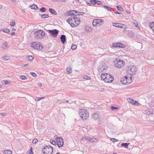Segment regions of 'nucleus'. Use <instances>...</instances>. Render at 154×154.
<instances>
[{"label": "nucleus", "instance_id": "obj_4", "mask_svg": "<svg viewBox=\"0 0 154 154\" xmlns=\"http://www.w3.org/2000/svg\"><path fill=\"white\" fill-rule=\"evenodd\" d=\"M80 116L83 120H86L89 117V114L88 111L84 109H81L79 112Z\"/></svg>", "mask_w": 154, "mask_h": 154}, {"label": "nucleus", "instance_id": "obj_8", "mask_svg": "<svg viewBox=\"0 0 154 154\" xmlns=\"http://www.w3.org/2000/svg\"><path fill=\"white\" fill-rule=\"evenodd\" d=\"M104 23L103 20L100 19H96L93 20L92 25L94 26H100Z\"/></svg>", "mask_w": 154, "mask_h": 154}, {"label": "nucleus", "instance_id": "obj_37", "mask_svg": "<svg viewBox=\"0 0 154 154\" xmlns=\"http://www.w3.org/2000/svg\"><path fill=\"white\" fill-rule=\"evenodd\" d=\"M105 68L106 67H104L103 66H102L99 70L102 72H104V70H105Z\"/></svg>", "mask_w": 154, "mask_h": 154}, {"label": "nucleus", "instance_id": "obj_13", "mask_svg": "<svg viewBox=\"0 0 154 154\" xmlns=\"http://www.w3.org/2000/svg\"><path fill=\"white\" fill-rule=\"evenodd\" d=\"M82 139L83 140L84 139H85L86 140H87L92 143H96L97 142V139H96L90 137H86V136L83 137H82ZM81 140H82V139H81Z\"/></svg>", "mask_w": 154, "mask_h": 154}, {"label": "nucleus", "instance_id": "obj_23", "mask_svg": "<svg viewBox=\"0 0 154 154\" xmlns=\"http://www.w3.org/2000/svg\"><path fill=\"white\" fill-rule=\"evenodd\" d=\"M66 71L67 72H68L69 74L71 73L72 72V69L69 67L67 68L66 69Z\"/></svg>", "mask_w": 154, "mask_h": 154}, {"label": "nucleus", "instance_id": "obj_20", "mask_svg": "<svg viewBox=\"0 0 154 154\" xmlns=\"http://www.w3.org/2000/svg\"><path fill=\"white\" fill-rule=\"evenodd\" d=\"M49 11L51 13L54 15H56L57 14V13L56 12L55 10L53 9L49 8Z\"/></svg>", "mask_w": 154, "mask_h": 154}, {"label": "nucleus", "instance_id": "obj_1", "mask_svg": "<svg viewBox=\"0 0 154 154\" xmlns=\"http://www.w3.org/2000/svg\"><path fill=\"white\" fill-rule=\"evenodd\" d=\"M67 22L72 27H76L80 24L81 20L79 18L76 16H72L67 20Z\"/></svg>", "mask_w": 154, "mask_h": 154}, {"label": "nucleus", "instance_id": "obj_10", "mask_svg": "<svg viewBox=\"0 0 154 154\" xmlns=\"http://www.w3.org/2000/svg\"><path fill=\"white\" fill-rule=\"evenodd\" d=\"M128 77H124L123 78H122L121 79V82L123 84L125 85H128L131 82L132 78L131 76L129 77V79H130V80H128Z\"/></svg>", "mask_w": 154, "mask_h": 154}, {"label": "nucleus", "instance_id": "obj_51", "mask_svg": "<svg viewBox=\"0 0 154 154\" xmlns=\"http://www.w3.org/2000/svg\"><path fill=\"white\" fill-rule=\"evenodd\" d=\"M10 83V82L8 81H5V85L8 84Z\"/></svg>", "mask_w": 154, "mask_h": 154}, {"label": "nucleus", "instance_id": "obj_59", "mask_svg": "<svg viewBox=\"0 0 154 154\" xmlns=\"http://www.w3.org/2000/svg\"><path fill=\"white\" fill-rule=\"evenodd\" d=\"M25 66H28V64H26L24 65Z\"/></svg>", "mask_w": 154, "mask_h": 154}, {"label": "nucleus", "instance_id": "obj_29", "mask_svg": "<svg viewBox=\"0 0 154 154\" xmlns=\"http://www.w3.org/2000/svg\"><path fill=\"white\" fill-rule=\"evenodd\" d=\"M51 143L54 145H55L57 144V141H56L55 140H51L50 141Z\"/></svg>", "mask_w": 154, "mask_h": 154}, {"label": "nucleus", "instance_id": "obj_44", "mask_svg": "<svg viewBox=\"0 0 154 154\" xmlns=\"http://www.w3.org/2000/svg\"><path fill=\"white\" fill-rule=\"evenodd\" d=\"M150 26L151 28L152 29V28L154 27V22H152V23H151L150 25Z\"/></svg>", "mask_w": 154, "mask_h": 154}, {"label": "nucleus", "instance_id": "obj_38", "mask_svg": "<svg viewBox=\"0 0 154 154\" xmlns=\"http://www.w3.org/2000/svg\"><path fill=\"white\" fill-rule=\"evenodd\" d=\"M28 154H33L32 152V147H31L30 150L28 152Z\"/></svg>", "mask_w": 154, "mask_h": 154}, {"label": "nucleus", "instance_id": "obj_28", "mask_svg": "<svg viewBox=\"0 0 154 154\" xmlns=\"http://www.w3.org/2000/svg\"><path fill=\"white\" fill-rule=\"evenodd\" d=\"M129 144V143H123L122 144L121 146H124L125 148H127L128 147Z\"/></svg>", "mask_w": 154, "mask_h": 154}, {"label": "nucleus", "instance_id": "obj_61", "mask_svg": "<svg viewBox=\"0 0 154 154\" xmlns=\"http://www.w3.org/2000/svg\"><path fill=\"white\" fill-rule=\"evenodd\" d=\"M87 4L89 6H91V4L90 3H87Z\"/></svg>", "mask_w": 154, "mask_h": 154}, {"label": "nucleus", "instance_id": "obj_52", "mask_svg": "<svg viewBox=\"0 0 154 154\" xmlns=\"http://www.w3.org/2000/svg\"><path fill=\"white\" fill-rule=\"evenodd\" d=\"M102 121L100 120H98V123L99 124V125H100L102 124Z\"/></svg>", "mask_w": 154, "mask_h": 154}, {"label": "nucleus", "instance_id": "obj_12", "mask_svg": "<svg viewBox=\"0 0 154 154\" xmlns=\"http://www.w3.org/2000/svg\"><path fill=\"white\" fill-rule=\"evenodd\" d=\"M57 144L59 147L63 146V139L61 137H57L56 138Z\"/></svg>", "mask_w": 154, "mask_h": 154}, {"label": "nucleus", "instance_id": "obj_46", "mask_svg": "<svg viewBox=\"0 0 154 154\" xmlns=\"http://www.w3.org/2000/svg\"><path fill=\"white\" fill-rule=\"evenodd\" d=\"M111 109L112 110H114V109H118V108L117 107H115L113 106H112L111 107Z\"/></svg>", "mask_w": 154, "mask_h": 154}, {"label": "nucleus", "instance_id": "obj_9", "mask_svg": "<svg viewBox=\"0 0 154 154\" xmlns=\"http://www.w3.org/2000/svg\"><path fill=\"white\" fill-rule=\"evenodd\" d=\"M32 47L35 49L38 50H41L42 49L43 46L40 44L39 42H33L32 43Z\"/></svg>", "mask_w": 154, "mask_h": 154}, {"label": "nucleus", "instance_id": "obj_25", "mask_svg": "<svg viewBox=\"0 0 154 154\" xmlns=\"http://www.w3.org/2000/svg\"><path fill=\"white\" fill-rule=\"evenodd\" d=\"M41 17L43 18H47L49 17V16L48 14H43L41 15Z\"/></svg>", "mask_w": 154, "mask_h": 154}, {"label": "nucleus", "instance_id": "obj_11", "mask_svg": "<svg viewBox=\"0 0 154 154\" xmlns=\"http://www.w3.org/2000/svg\"><path fill=\"white\" fill-rule=\"evenodd\" d=\"M48 32L54 37H56L58 33V31L55 29L53 30H48Z\"/></svg>", "mask_w": 154, "mask_h": 154}, {"label": "nucleus", "instance_id": "obj_7", "mask_svg": "<svg viewBox=\"0 0 154 154\" xmlns=\"http://www.w3.org/2000/svg\"><path fill=\"white\" fill-rule=\"evenodd\" d=\"M35 38L37 39L42 38L45 35V32L42 30H39L35 31L34 33Z\"/></svg>", "mask_w": 154, "mask_h": 154}, {"label": "nucleus", "instance_id": "obj_2", "mask_svg": "<svg viewBox=\"0 0 154 154\" xmlns=\"http://www.w3.org/2000/svg\"><path fill=\"white\" fill-rule=\"evenodd\" d=\"M101 79L107 83L112 82L114 80L113 77L110 75L107 74H102L101 75Z\"/></svg>", "mask_w": 154, "mask_h": 154}, {"label": "nucleus", "instance_id": "obj_56", "mask_svg": "<svg viewBox=\"0 0 154 154\" xmlns=\"http://www.w3.org/2000/svg\"><path fill=\"white\" fill-rule=\"evenodd\" d=\"M115 13L116 14H120L121 13H119L118 11H116L115 12Z\"/></svg>", "mask_w": 154, "mask_h": 154}, {"label": "nucleus", "instance_id": "obj_58", "mask_svg": "<svg viewBox=\"0 0 154 154\" xmlns=\"http://www.w3.org/2000/svg\"><path fill=\"white\" fill-rule=\"evenodd\" d=\"M53 1H54V2H58L60 1V0H52Z\"/></svg>", "mask_w": 154, "mask_h": 154}, {"label": "nucleus", "instance_id": "obj_45", "mask_svg": "<svg viewBox=\"0 0 154 154\" xmlns=\"http://www.w3.org/2000/svg\"><path fill=\"white\" fill-rule=\"evenodd\" d=\"M83 78L86 79H88L90 78L89 76L86 75L83 76Z\"/></svg>", "mask_w": 154, "mask_h": 154}, {"label": "nucleus", "instance_id": "obj_50", "mask_svg": "<svg viewBox=\"0 0 154 154\" xmlns=\"http://www.w3.org/2000/svg\"><path fill=\"white\" fill-rule=\"evenodd\" d=\"M97 3L98 5H102V3L99 1H97Z\"/></svg>", "mask_w": 154, "mask_h": 154}, {"label": "nucleus", "instance_id": "obj_48", "mask_svg": "<svg viewBox=\"0 0 154 154\" xmlns=\"http://www.w3.org/2000/svg\"><path fill=\"white\" fill-rule=\"evenodd\" d=\"M84 14H85V13L83 12H78V15H84Z\"/></svg>", "mask_w": 154, "mask_h": 154}, {"label": "nucleus", "instance_id": "obj_62", "mask_svg": "<svg viewBox=\"0 0 154 154\" xmlns=\"http://www.w3.org/2000/svg\"><path fill=\"white\" fill-rule=\"evenodd\" d=\"M119 27L120 28H123V26H121V25H120V26H119Z\"/></svg>", "mask_w": 154, "mask_h": 154}, {"label": "nucleus", "instance_id": "obj_55", "mask_svg": "<svg viewBox=\"0 0 154 154\" xmlns=\"http://www.w3.org/2000/svg\"><path fill=\"white\" fill-rule=\"evenodd\" d=\"M38 85L40 87H41L42 86V83H40V82H39L38 83Z\"/></svg>", "mask_w": 154, "mask_h": 154}, {"label": "nucleus", "instance_id": "obj_47", "mask_svg": "<svg viewBox=\"0 0 154 154\" xmlns=\"http://www.w3.org/2000/svg\"><path fill=\"white\" fill-rule=\"evenodd\" d=\"M7 44L6 42L3 43L2 44L3 47H5L7 46Z\"/></svg>", "mask_w": 154, "mask_h": 154}, {"label": "nucleus", "instance_id": "obj_27", "mask_svg": "<svg viewBox=\"0 0 154 154\" xmlns=\"http://www.w3.org/2000/svg\"><path fill=\"white\" fill-rule=\"evenodd\" d=\"M31 7L32 9H38V7L35 4L31 5Z\"/></svg>", "mask_w": 154, "mask_h": 154}, {"label": "nucleus", "instance_id": "obj_24", "mask_svg": "<svg viewBox=\"0 0 154 154\" xmlns=\"http://www.w3.org/2000/svg\"><path fill=\"white\" fill-rule=\"evenodd\" d=\"M132 24L133 26L136 27H138V24L137 22L135 20H134L133 21V22L132 23Z\"/></svg>", "mask_w": 154, "mask_h": 154}, {"label": "nucleus", "instance_id": "obj_3", "mask_svg": "<svg viewBox=\"0 0 154 154\" xmlns=\"http://www.w3.org/2000/svg\"><path fill=\"white\" fill-rule=\"evenodd\" d=\"M137 69L134 66H129L127 69V72L129 75H134L136 73Z\"/></svg>", "mask_w": 154, "mask_h": 154}, {"label": "nucleus", "instance_id": "obj_42", "mask_svg": "<svg viewBox=\"0 0 154 154\" xmlns=\"http://www.w3.org/2000/svg\"><path fill=\"white\" fill-rule=\"evenodd\" d=\"M38 140L37 139H34L32 141L33 143L35 144L38 142Z\"/></svg>", "mask_w": 154, "mask_h": 154}, {"label": "nucleus", "instance_id": "obj_17", "mask_svg": "<svg viewBox=\"0 0 154 154\" xmlns=\"http://www.w3.org/2000/svg\"><path fill=\"white\" fill-rule=\"evenodd\" d=\"M77 11L75 10H71L69 11V14L70 15H73V16H76L78 15Z\"/></svg>", "mask_w": 154, "mask_h": 154}, {"label": "nucleus", "instance_id": "obj_60", "mask_svg": "<svg viewBox=\"0 0 154 154\" xmlns=\"http://www.w3.org/2000/svg\"><path fill=\"white\" fill-rule=\"evenodd\" d=\"M87 26H86V28H85V30H86V31H89V30H88V29H87Z\"/></svg>", "mask_w": 154, "mask_h": 154}, {"label": "nucleus", "instance_id": "obj_57", "mask_svg": "<svg viewBox=\"0 0 154 154\" xmlns=\"http://www.w3.org/2000/svg\"><path fill=\"white\" fill-rule=\"evenodd\" d=\"M15 32H12L11 33V35H14L15 34Z\"/></svg>", "mask_w": 154, "mask_h": 154}, {"label": "nucleus", "instance_id": "obj_16", "mask_svg": "<svg viewBox=\"0 0 154 154\" xmlns=\"http://www.w3.org/2000/svg\"><path fill=\"white\" fill-rule=\"evenodd\" d=\"M127 100L129 103L132 104L136 105L137 103L138 104V103L137 101H135L133 99L130 98L127 99Z\"/></svg>", "mask_w": 154, "mask_h": 154}, {"label": "nucleus", "instance_id": "obj_32", "mask_svg": "<svg viewBox=\"0 0 154 154\" xmlns=\"http://www.w3.org/2000/svg\"><path fill=\"white\" fill-rule=\"evenodd\" d=\"M20 79L22 80H24L27 79V77L25 75H21L20 77Z\"/></svg>", "mask_w": 154, "mask_h": 154}, {"label": "nucleus", "instance_id": "obj_19", "mask_svg": "<svg viewBox=\"0 0 154 154\" xmlns=\"http://www.w3.org/2000/svg\"><path fill=\"white\" fill-rule=\"evenodd\" d=\"M128 35L130 37L132 38L134 37V34L132 31L129 30L128 31Z\"/></svg>", "mask_w": 154, "mask_h": 154}, {"label": "nucleus", "instance_id": "obj_43", "mask_svg": "<svg viewBox=\"0 0 154 154\" xmlns=\"http://www.w3.org/2000/svg\"><path fill=\"white\" fill-rule=\"evenodd\" d=\"M31 74L32 75L33 77H36L37 76L36 74L34 72H31Z\"/></svg>", "mask_w": 154, "mask_h": 154}, {"label": "nucleus", "instance_id": "obj_14", "mask_svg": "<svg viewBox=\"0 0 154 154\" xmlns=\"http://www.w3.org/2000/svg\"><path fill=\"white\" fill-rule=\"evenodd\" d=\"M112 46L116 48H124L125 47V45L120 43H113L112 44Z\"/></svg>", "mask_w": 154, "mask_h": 154}, {"label": "nucleus", "instance_id": "obj_5", "mask_svg": "<svg viewBox=\"0 0 154 154\" xmlns=\"http://www.w3.org/2000/svg\"><path fill=\"white\" fill-rule=\"evenodd\" d=\"M42 152L44 154H51L53 152V147L49 145L46 146L43 148Z\"/></svg>", "mask_w": 154, "mask_h": 154}, {"label": "nucleus", "instance_id": "obj_21", "mask_svg": "<svg viewBox=\"0 0 154 154\" xmlns=\"http://www.w3.org/2000/svg\"><path fill=\"white\" fill-rule=\"evenodd\" d=\"M121 25H124L123 24H121L120 23H112V25L114 26H115L116 27H119V26Z\"/></svg>", "mask_w": 154, "mask_h": 154}, {"label": "nucleus", "instance_id": "obj_22", "mask_svg": "<svg viewBox=\"0 0 154 154\" xmlns=\"http://www.w3.org/2000/svg\"><path fill=\"white\" fill-rule=\"evenodd\" d=\"M34 59V57L32 56H29L27 57V59L29 61H32Z\"/></svg>", "mask_w": 154, "mask_h": 154}, {"label": "nucleus", "instance_id": "obj_34", "mask_svg": "<svg viewBox=\"0 0 154 154\" xmlns=\"http://www.w3.org/2000/svg\"><path fill=\"white\" fill-rule=\"evenodd\" d=\"M16 25V23L14 21L12 20V22L11 23L10 25L11 26H14Z\"/></svg>", "mask_w": 154, "mask_h": 154}, {"label": "nucleus", "instance_id": "obj_6", "mask_svg": "<svg viewBox=\"0 0 154 154\" xmlns=\"http://www.w3.org/2000/svg\"><path fill=\"white\" fill-rule=\"evenodd\" d=\"M115 66L118 68H122L124 66L125 63L123 60L119 58H116L114 61Z\"/></svg>", "mask_w": 154, "mask_h": 154}, {"label": "nucleus", "instance_id": "obj_40", "mask_svg": "<svg viewBox=\"0 0 154 154\" xmlns=\"http://www.w3.org/2000/svg\"><path fill=\"white\" fill-rule=\"evenodd\" d=\"M110 140L112 142H117L118 141V140L116 138H111L110 139Z\"/></svg>", "mask_w": 154, "mask_h": 154}, {"label": "nucleus", "instance_id": "obj_39", "mask_svg": "<svg viewBox=\"0 0 154 154\" xmlns=\"http://www.w3.org/2000/svg\"><path fill=\"white\" fill-rule=\"evenodd\" d=\"M3 31L5 32L8 33L9 32L10 30L8 29H4L3 30Z\"/></svg>", "mask_w": 154, "mask_h": 154}, {"label": "nucleus", "instance_id": "obj_63", "mask_svg": "<svg viewBox=\"0 0 154 154\" xmlns=\"http://www.w3.org/2000/svg\"><path fill=\"white\" fill-rule=\"evenodd\" d=\"M12 1L14 2H16L17 0H12Z\"/></svg>", "mask_w": 154, "mask_h": 154}, {"label": "nucleus", "instance_id": "obj_30", "mask_svg": "<svg viewBox=\"0 0 154 154\" xmlns=\"http://www.w3.org/2000/svg\"><path fill=\"white\" fill-rule=\"evenodd\" d=\"M91 3L93 5H95L97 4V0H90Z\"/></svg>", "mask_w": 154, "mask_h": 154}, {"label": "nucleus", "instance_id": "obj_15", "mask_svg": "<svg viewBox=\"0 0 154 154\" xmlns=\"http://www.w3.org/2000/svg\"><path fill=\"white\" fill-rule=\"evenodd\" d=\"M92 118L95 120H97L99 119L100 117V115L98 113L95 112L92 115Z\"/></svg>", "mask_w": 154, "mask_h": 154}, {"label": "nucleus", "instance_id": "obj_35", "mask_svg": "<svg viewBox=\"0 0 154 154\" xmlns=\"http://www.w3.org/2000/svg\"><path fill=\"white\" fill-rule=\"evenodd\" d=\"M44 98H45L44 97H36L35 99V101H39V100H41V99H43Z\"/></svg>", "mask_w": 154, "mask_h": 154}, {"label": "nucleus", "instance_id": "obj_49", "mask_svg": "<svg viewBox=\"0 0 154 154\" xmlns=\"http://www.w3.org/2000/svg\"><path fill=\"white\" fill-rule=\"evenodd\" d=\"M0 115L1 116H6V114L5 113H1Z\"/></svg>", "mask_w": 154, "mask_h": 154}, {"label": "nucleus", "instance_id": "obj_36", "mask_svg": "<svg viewBox=\"0 0 154 154\" xmlns=\"http://www.w3.org/2000/svg\"><path fill=\"white\" fill-rule=\"evenodd\" d=\"M77 46L75 45H73L71 46V49L72 50H75Z\"/></svg>", "mask_w": 154, "mask_h": 154}, {"label": "nucleus", "instance_id": "obj_54", "mask_svg": "<svg viewBox=\"0 0 154 154\" xmlns=\"http://www.w3.org/2000/svg\"><path fill=\"white\" fill-rule=\"evenodd\" d=\"M6 57H7V56H5L4 57H3V60H8V59H6Z\"/></svg>", "mask_w": 154, "mask_h": 154}, {"label": "nucleus", "instance_id": "obj_33", "mask_svg": "<svg viewBox=\"0 0 154 154\" xmlns=\"http://www.w3.org/2000/svg\"><path fill=\"white\" fill-rule=\"evenodd\" d=\"M40 10L43 13L45 11L46 9L44 7H42L40 8Z\"/></svg>", "mask_w": 154, "mask_h": 154}, {"label": "nucleus", "instance_id": "obj_53", "mask_svg": "<svg viewBox=\"0 0 154 154\" xmlns=\"http://www.w3.org/2000/svg\"><path fill=\"white\" fill-rule=\"evenodd\" d=\"M57 102L59 103V104H60L61 103V101L60 99H58L57 100Z\"/></svg>", "mask_w": 154, "mask_h": 154}, {"label": "nucleus", "instance_id": "obj_18", "mask_svg": "<svg viewBox=\"0 0 154 154\" xmlns=\"http://www.w3.org/2000/svg\"><path fill=\"white\" fill-rule=\"evenodd\" d=\"M61 42L63 43H65L66 40V36L65 35H61L60 37Z\"/></svg>", "mask_w": 154, "mask_h": 154}, {"label": "nucleus", "instance_id": "obj_26", "mask_svg": "<svg viewBox=\"0 0 154 154\" xmlns=\"http://www.w3.org/2000/svg\"><path fill=\"white\" fill-rule=\"evenodd\" d=\"M4 152L6 154H11L12 153V151L9 150H5Z\"/></svg>", "mask_w": 154, "mask_h": 154}, {"label": "nucleus", "instance_id": "obj_64", "mask_svg": "<svg viewBox=\"0 0 154 154\" xmlns=\"http://www.w3.org/2000/svg\"><path fill=\"white\" fill-rule=\"evenodd\" d=\"M76 1L77 2V3H79V0H76Z\"/></svg>", "mask_w": 154, "mask_h": 154}, {"label": "nucleus", "instance_id": "obj_41", "mask_svg": "<svg viewBox=\"0 0 154 154\" xmlns=\"http://www.w3.org/2000/svg\"><path fill=\"white\" fill-rule=\"evenodd\" d=\"M103 7L105 8H106L107 9H108L110 11H111V8L110 7H109L108 6L106 5H104Z\"/></svg>", "mask_w": 154, "mask_h": 154}, {"label": "nucleus", "instance_id": "obj_31", "mask_svg": "<svg viewBox=\"0 0 154 154\" xmlns=\"http://www.w3.org/2000/svg\"><path fill=\"white\" fill-rule=\"evenodd\" d=\"M116 7H117V10H119L121 11H123V8L121 7L119 5H117L116 6Z\"/></svg>", "mask_w": 154, "mask_h": 154}]
</instances>
